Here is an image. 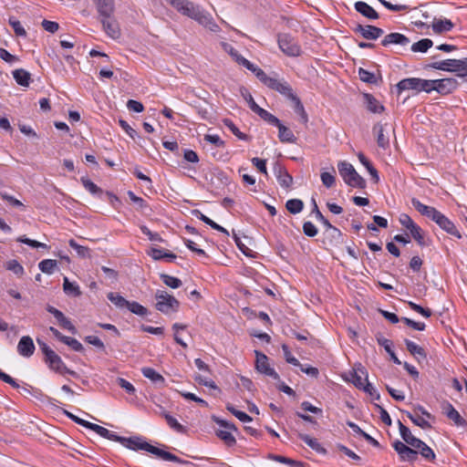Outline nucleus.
Returning <instances> with one entry per match:
<instances>
[{
  "label": "nucleus",
  "instance_id": "f257e3e1",
  "mask_svg": "<svg viewBox=\"0 0 467 467\" xmlns=\"http://www.w3.org/2000/svg\"><path fill=\"white\" fill-rule=\"evenodd\" d=\"M179 13L186 16L212 32H218L219 26L214 22L212 16L203 10L200 5L193 4L189 0H165Z\"/></svg>",
  "mask_w": 467,
  "mask_h": 467
},
{
  "label": "nucleus",
  "instance_id": "f03ea898",
  "mask_svg": "<svg viewBox=\"0 0 467 467\" xmlns=\"http://www.w3.org/2000/svg\"><path fill=\"white\" fill-rule=\"evenodd\" d=\"M116 441L121 443L123 446L130 450L146 451L151 454L156 455L157 457L161 458L163 461L173 462L177 463L185 462L183 460L180 459L176 455L148 443L140 436L125 438L118 435Z\"/></svg>",
  "mask_w": 467,
  "mask_h": 467
},
{
  "label": "nucleus",
  "instance_id": "7ed1b4c3",
  "mask_svg": "<svg viewBox=\"0 0 467 467\" xmlns=\"http://www.w3.org/2000/svg\"><path fill=\"white\" fill-rule=\"evenodd\" d=\"M337 169L345 183L348 186L358 189L366 187V181L357 172L352 164L340 161L337 164Z\"/></svg>",
  "mask_w": 467,
  "mask_h": 467
},
{
  "label": "nucleus",
  "instance_id": "20e7f679",
  "mask_svg": "<svg viewBox=\"0 0 467 467\" xmlns=\"http://www.w3.org/2000/svg\"><path fill=\"white\" fill-rule=\"evenodd\" d=\"M261 82L267 88L280 93L287 99L295 94L290 84L284 78H277L275 77H269L265 75Z\"/></svg>",
  "mask_w": 467,
  "mask_h": 467
},
{
  "label": "nucleus",
  "instance_id": "39448f33",
  "mask_svg": "<svg viewBox=\"0 0 467 467\" xmlns=\"http://www.w3.org/2000/svg\"><path fill=\"white\" fill-rule=\"evenodd\" d=\"M157 303L156 308L163 313L169 314L172 311H177L179 307V301L172 296L169 295L166 291L158 290L155 295Z\"/></svg>",
  "mask_w": 467,
  "mask_h": 467
},
{
  "label": "nucleus",
  "instance_id": "423d86ee",
  "mask_svg": "<svg viewBox=\"0 0 467 467\" xmlns=\"http://www.w3.org/2000/svg\"><path fill=\"white\" fill-rule=\"evenodd\" d=\"M399 93L404 90H415L416 92L425 91L430 93V80L418 78H409L401 79L397 84Z\"/></svg>",
  "mask_w": 467,
  "mask_h": 467
},
{
  "label": "nucleus",
  "instance_id": "0eeeda50",
  "mask_svg": "<svg viewBox=\"0 0 467 467\" xmlns=\"http://www.w3.org/2000/svg\"><path fill=\"white\" fill-rule=\"evenodd\" d=\"M278 46L285 54L290 57H297L301 53V47L297 41L288 34L278 36Z\"/></svg>",
  "mask_w": 467,
  "mask_h": 467
},
{
  "label": "nucleus",
  "instance_id": "6e6552de",
  "mask_svg": "<svg viewBox=\"0 0 467 467\" xmlns=\"http://www.w3.org/2000/svg\"><path fill=\"white\" fill-rule=\"evenodd\" d=\"M255 369L265 376L270 377L274 379H279V375L269 363V358L264 353L255 350Z\"/></svg>",
  "mask_w": 467,
  "mask_h": 467
},
{
  "label": "nucleus",
  "instance_id": "1a4fd4ad",
  "mask_svg": "<svg viewBox=\"0 0 467 467\" xmlns=\"http://www.w3.org/2000/svg\"><path fill=\"white\" fill-rule=\"evenodd\" d=\"M457 86V80L452 78L433 79L430 80V92L436 90L441 95H446L456 89Z\"/></svg>",
  "mask_w": 467,
  "mask_h": 467
},
{
  "label": "nucleus",
  "instance_id": "9d476101",
  "mask_svg": "<svg viewBox=\"0 0 467 467\" xmlns=\"http://www.w3.org/2000/svg\"><path fill=\"white\" fill-rule=\"evenodd\" d=\"M102 25L103 31L106 35L112 39H119L121 36L119 24L114 17V15H109L108 17L102 16L99 18Z\"/></svg>",
  "mask_w": 467,
  "mask_h": 467
},
{
  "label": "nucleus",
  "instance_id": "9b49d317",
  "mask_svg": "<svg viewBox=\"0 0 467 467\" xmlns=\"http://www.w3.org/2000/svg\"><path fill=\"white\" fill-rule=\"evenodd\" d=\"M45 362L51 370H54L59 374H76L73 370L67 368L62 358L55 351L52 354H49L47 358H45Z\"/></svg>",
  "mask_w": 467,
  "mask_h": 467
},
{
  "label": "nucleus",
  "instance_id": "f8f14e48",
  "mask_svg": "<svg viewBox=\"0 0 467 467\" xmlns=\"http://www.w3.org/2000/svg\"><path fill=\"white\" fill-rule=\"evenodd\" d=\"M353 31L368 40H376L384 34L383 29L371 25L362 26L358 24L353 28Z\"/></svg>",
  "mask_w": 467,
  "mask_h": 467
},
{
  "label": "nucleus",
  "instance_id": "ddd939ff",
  "mask_svg": "<svg viewBox=\"0 0 467 467\" xmlns=\"http://www.w3.org/2000/svg\"><path fill=\"white\" fill-rule=\"evenodd\" d=\"M391 130L388 124L377 123L373 127V133L376 137L378 146L386 150L389 146V131Z\"/></svg>",
  "mask_w": 467,
  "mask_h": 467
},
{
  "label": "nucleus",
  "instance_id": "4468645a",
  "mask_svg": "<svg viewBox=\"0 0 467 467\" xmlns=\"http://www.w3.org/2000/svg\"><path fill=\"white\" fill-rule=\"evenodd\" d=\"M410 43L409 37L400 33H390L384 36L381 40V45L383 47H389L390 45H396L400 47H407Z\"/></svg>",
  "mask_w": 467,
  "mask_h": 467
},
{
  "label": "nucleus",
  "instance_id": "2eb2a0df",
  "mask_svg": "<svg viewBox=\"0 0 467 467\" xmlns=\"http://www.w3.org/2000/svg\"><path fill=\"white\" fill-rule=\"evenodd\" d=\"M434 222L447 234L461 239L462 234L456 228L455 224L443 213H440Z\"/></svg>",
  "mask_w": 467,
  "mask_h": 467
},
{
  "label": "nucleus",
  "instance_id": "dca6fc26",
  "mask_svg": "<svg viewBox=\"0 0 467 467\" xmlns=\"http://www.w3.org/2000/svg\"><path fill=\"white\" fill-rule=\"evenodd\" d=\"M411 204L414 207V209L422 216H425L433 222L441 213L432 206L423 204L417 198L411 199Z\"/></svg>",
  "mask_w": 467,
  "mask_h": 467
},
{
  "label": "nucleus",
  "instance_id": "f3484780",
  "mask_svg": "<svg viewBox=\"0 0 467 467\" xmlns=\"http://www.w3.org/2000/svg\"><path fill=\"white\" fill-rule=\"evenodd\" d=\"M274 173L278 183L283 188H289L293 183V177L287 172L286 169L279 163H275Z\"/></svg>",
  "mask_w": 467,
  "mask_h": 467
},
{
  "label": "nucleus",
  "instance_id": "a211bd4d",
  "mask_svg": "<svg viewBox=\"0 0 467 467\" xmlns=\"http://www.w3.org/2000/svg\"><path fill=\"white\" fill-rule=\"evenodd\" d=\"M443 410L445 415L449 420L453 421L454 425L457 427L467 428V421L461 416L458 410L449 402L443 406Z\"/></svg>",
  "mask_w": 467,
  "mask_h": 467
},
{
  "label": "nucleus",
  "instance_id": "6ab92c4d",
  "mask_svg": "<svg viewBox=\"0 0 467 467\" xmlns=\"http://www.w3.org/2000/svg\"><path fill=\"white\" fill-rule=\"evenodd\" d=\"M35 344L29 336H24L17 344V352L20 356L30 358L35 352Z\"/></svg>",
  "mask_w": 467,
  "mask_h": 467
},
{
  "label": "nucleus",
  "instance_id": "aec40b11",
  "mask_svg": "<svg viewBox=\"0 0 467 467\" xmlns=\"http://www.w3.org/2000/svg\"><path fill=\"white\" fill-rule=\"evenodd\" d=\"M94 3L99 18L102 16L108 17L109 15H114L115 12V1L114 0H92Z\"/></svg>",
  "mask_w": 467,
  "mask_h": 467
},
{
  "label": "nucleus",
  "instance_id": "412c9836",
  "mask_svg": "<svg viewBox=\"0 0 467 467\" xmlns=\"http://www.w3.org/2000/svg\"><path fill=\"white\" fill-rule=\"evenodd\" d=\"M354 6L357 12L368 19L375 20L379 16L378 12L366 2L358 1L355 3Z\"/></svg>",
  "mask_w": 467,
  "mask_h": 467
},
{
  "label": "nucleus",
  "instance_id": "4be33fe9",
  "mask_svg": "<svg viewBox=\"0 0 467 467\" xmlns=\"http://www.w3.org/2000/svg\"><path fill=\"white\" fill-rule=\"evenodd\" d=\"M367 381H368V373L364 367L358 364V367H355L354 372L352 373V382L357 388L361 389Z\"/></svg>",
  "mask_w": 467,
  "mask_h": 467
},
{
  "label": "nucleus",
  "instance_id": "5701e85b",
  "mask_svg": "<svg viewBox=\"0 0 467 467\" xmlns=\"http://www.w3.org/2000/svg\"><path fill=\"white\" fill-rule=\"evenodd\" d=\"M363 99L368 110L370 112L379 114L384 111V106L380 104L379 101L371 94L365 93L363 95Z\"/></svg>",
  "mask_w": 467,
  "mask_h": 467
},
{
  "label": "nucleus",
  "instance_id": "b1692460",
  "mask_svg": "<svg viewBox=\"0 0 467 467\" xmlns=\"http://www.w3.org/2000/svg\"><path fill=\"white\" fill-rule=\"evenodd\" d=\"M141 373L145 378L152 381L154 384H157L160 387L165 386V379L154 368L150 367L142 368Z\"/></svg>",
  "mask_w": 467,
  "mask_h": 467
},
{
  "label": "nucleus",
  "instance_id": "393cba45",
  "mask_svg": "<svg viewBox=\"0 0 467 467\" xmlns=\"http://www.w3.org/2000/svg\"><path fill=\"white\" fill-rule=\"evenodd\" d=\"M413 448L428 462H433L436 458L433 450L421 440H419Z\"/></svg>",
  "mask_w": 467,
  "mask_h": 467
},
{
  "label": "nucleus",
  "instance_id": "a878e982",
  "mask_svg": "<svg viewBox=\"0 0 467 467\" xmlns=\"http://www.w3.org/2000/svg\"><path fill=\"white\" fill-rule=\"evenodd\" d=\"M453 23L447 18L444 19H434L431 25V28L435 34H441L449 32L453 28Z\"/></svg>",
  "mask_w": 467,
  "mask_h": 467
},
{
  "label": "nucleus",
  "instance_id": "bb28decb",
  "mask_svg": "<svg viewBox=\"0 0 467 467\" xmlns=\"http://www.w3.org/2000/svg\"><path fill=\"white\" fill-rule=\"evenodd\" d=\"M148 254L156 261L166 259L167 261L171 262L177 257L173 253L156 247L150 248Z\"/></svg>",
  "mask_w": 467,
  "mask_h": 467
},
{
  "label": "nucleus",
  "instance_id": "cd10ccee",
  "mask_svg": "<svg viewBox=\"0 0 467 467\" xmlns=\"http://www.w3.org/2000/svg\"><path fill=\"white\" fill-rule=\"evenodd\" d=\"M404 343L407 350L418 360H420V358L425 359L427 358V354L422 347L407 338L404 339Z\"/></svg>",
  "mask_w": 467,
  "mask_h": 467
},
{
  "label": "nucleus",
  "instance_id": "c85d7f7f",
  "mask_svg": "<svg viewBox=\"0 0 467 467\" xmlns=\"http://www.w3.org/2000/svg\"><path fill=\"white\" fill-rule=\"evenodd\" d=\"M237 62L239 64L243 65L248 70L252 71L260 81H262V79L266 75L263 69H261L260 67H258L257 66H255L254 64H253L248 59H246L243 57H238Z\"/></svg>",
  "mask_w": 467,
  "mask_h": 467
},
{
  "label": "nucleus",
  "instance_id": "c756f323",
  "mask_svg": "<svg viewBox=\"0 0 467 467\" xmlns=\"http://www.w3.org/2000/svg\"><path fill=\"white\" fill-rule=\"evenodd\" d=\"M456 59H445L442 61L433 62L427 66V67H431L439 70L454 72L455 70Z\"/></svg>",
  "mask_w": 467,
  "mask_h": 467
},
{
  "label": "nucleus",
  "instance_id": "7c9ffc66",
  "mask_svg": "<svg viewBox=\"0 0 467 467\" xmlns=\"http://www.w3.org/2000/svg\"><path fill=\"white\" fill-rule=\"evenodd\" d=\"M399 429L401 438L404 440V441L409 444L410 447L415 446V444L418 442L420 439L414 437L411 434L410 430L403 425L400 420H399Z\"/></svg>",
  "mask_w": 467,
  "mask_h": 467
},
{
  "label": "nucleus",
  "instance_id": "2f4dec72",
  "mask_svg": "<svg viewBox=\"0 0 467 467\" xmlns=\"http://www.w3.org/2000/svg\"><path fill=\"white\" fill-rule=\"evenodd\" d=\"M278 138L282 142H288V143H294L296 142V139L292 132L291 130H289L287 127L280 123L278 126Z\"/></svg>",
  "mask_w": 467,
  "mask_h": 467
},
{
  "label": "nucleus",
  "instance_id": "473e14b6",
  "mask_svg": "<svg viewBox=\"0 0 467 467\" xmlns=\"http://www.w3.org/2000/svg\"><path fill=\"white\" fill-rule=\"evenodd\" d=\"M298 437L301 441H303L306 445H308L312 450L316 451L317 452H326V450L321 446V444L318 442L317 439L303 433H300Z\"/></svg>",
  "mask_w": 467,
  "mask_h": 467
},
{
  "label": "nucleus",
  "instance_id": "72a5a7b5",
  "mask_svg": "<svg viewBox=\"0 0 467 467\" xmlns=\"http://www.w3.org/2000/svg\"><path fill=\"white\" fill-rule=\"evenodd\" d=\"M13 77L18 85L23 87L29 86L31 78L26 70L22 68L16 69L13 71Z\"/></svg>",
  "mask_w": 467,
  "mask_h": 467
},
{
  "label": "nucleus",
  "instance_id": "f704fd0d",
  "mask_svg": "<svg viewBox=\"0 0 467 467\" xmlns=\"http://www.w3.org/2000/svg\"><path fill=\"white\" fill-rule=\"evenodd\" d=\"M63 289L67 296L75 297L81 296V291L78 285L74 282H69L67 276L64 277Z\"/></svg>",
  "mask_w": 467,
  "mask_h": 467
},
{
  "label": "nucleus",
  "instance_id": "c9c22d12",
  "mask_svg": "<svg viewBox=\"0 0 467 467\" xmlns=\"http://www.w3.org/2000/svg\"><path fill=\"white\" fill-rule=\"evenodd\" d=\"M90 430L95 431L99 436H101L105 439H108L109 441H116L117 437H118V435L115 432L109 431L108 429H106L102 426H99L98 424H95V423H93Z\"/></svg>",
  "mask_w": 467,
  "mask_h": 467
},
{
  "label": "nucleus",
  "instance_id": "e433bc0d",
  "mask_svg": "<svg viewBox=\"0 0 467 467\" xmlns=\"http://www.w3.org/2000/svg\"><path fill=\"white\" fill-rule=\"evenodd\" d=\"M433 45V42L431 39L429 38H423L420 41L414 43L411 45L410 49L412 52H420L425 53L428 51L429 48H431Z\"/></svg>",
  "mask_w": 467,
  "mask_h": 467
},
{
  "label": "nucleus",
  "instance_id": "4c0bfd02",
  "mask_svg": "<svg viewBox=\"0 0 467 467\" xmlns=\"http://www.w3.org/2000/svg\"><path fill=\"white\" fill-rule=\"evenodd\" d=\"M407 417L417 426L421 429H431V425L423 417H421L419 413H410L409 411L406 412Z\"/></svg>",
  "mask_w": 467,
  "mask_h": 467
},
{
  "label": "nucleus",
  "instance_id": "58836bf2",
  "mask_svg": "<svg viewBox=\"0 0 467 467\" xmlns=\"http://www.w3.org/2000/svg\"><path fill=\"white\" fill-rule=\"evenodd\" d=\"M164 419L167 421V424L175 431L179 433H185L186 428L182 426L174 417L170 415L167 412H164L163 414Z\"/></svg>",
  "mask_w": 467,
  "mask_h": 467
},
{
  "label": "nucleus",
  "instance_id": "ea45409f",
  "mask_svg": "<svg viewBox=\"0 0 467 467\" xmlns=\"http://www.w3.org/2000/svg\"><path fill=\"white\" fill-rule=\"evenodd\" d=\"M57 260H53V259H45V260H42L38 264V267L41 270V272L47 274V275H52L54 273L55 269L57 268Z\"/></svg>",
  "mask_w": 467,
  "mask_h": 467
},
{
  "label": "nucleus",
  "instance_id": "a19ab883",
  "mask_svg": "<svg viewBox=\"0 0 467 467\" xmlns=\"http://www.w3.org/2000/svg\"><path fill=\"white\" fill-rule=\"evenodd\" d=\"M255 113L258 116H260L261 119H263L269 124L274 125L275 127H277L281 123V121L275 116H274L267 110L262 109L261 107L256 110Z\"/></svg>",
  "mask_w": 467,
  "mask_h": 467
},
{
  "label": "nucleus",
  "instance_id": "79ce46f5",
  "mask_svg": "<svg viewBox=\"0 0 467 467\" xmlns=\"http://www.w3.org/2000/svg\"><path fill=\"white\" fill-rule=\"evenodd\" d=\"M108 299L119 308H127L129 301L122 296L110 292L107 296Z\"/></svg>",
  "mask_w": 467,
  "mask_h": 467
},
{
  "label": "nucleus",
  "instance_id": "37998d69",
  "mask_svg": "<svg viewBox=\"0 0 467 467\" xmlns=\"http://www.w3.org/2000/svg\"><path fill=\"white\" fill-rule=\"evenodd\" d=\"M285 207L289 213L296 214L302 212L304 202L299 199H291L286 202Z\"/></svg>",
  "mask_w": 467,
  "mask_h": 467
},
{
  "label": "nucleus",
  "instance_id": "c03bdc74",
  "mask_svg": "<svg viewBox=\"0 0 467 467\" xmlns=\"http://www.w3.org/2000/svg\"><path fill=\"white\" fill-rule=\"evenodd\" d=\"M216 436L229 447L236 444V439L230 431L219 430L216 431Z\"/></svg>",
  "mask_w": 467,
  "mask_h": 467
},
{
  "label": "nucleus",
  "instance_id": "a18cd8bd",
  "mask_svg": "<svg viewBox=\"0 0 467 467\" xmlns=\"http://www.w3.org/2000/svg\"><path fill=\"white\" fill-rule=\"evenodd\" d=\"M160 277L167 286H170L173 289L179 288L182 285L179 278L167 274H161Z\"/></svg>",
  "mask_w": 467,
  "mask_h": 467
},
{
  "label": "nucleus",
  "instance_id": "49530a36",
  "mask_svg": "<svg viewBox=\"0 0 467 467\" xmlns=\"http://www.w3.org/2000/svg\"><path fill=\"white\" fill-rule=\"evenodd\" d=\"M358 77H359V79L365 83H368V84H376L377 83V77L375 76V74L372 72H369L368 70L364 69L362 67H360L358 69Z\"/></svg>",
  "mask_w": 467,
  "mask_h": 467
},
{
  "label": "nucleus",
  "instance_id": "de8ad7c7",
  "mask_svg": "<svg viewBox=\"0 0 467 467\" xmlns=\"http://www.w3.org/2000/svg\"><path fill=\"white\" fill-rule=\"evenodd\" d=\"M382 5L392 12L407 11L410 6L406 4H391L387 0H378Z\"/></svg>",
  "mask_w": 467,
  "mask_h": 467
},
{
  "label": "nucleus",
  "instance_id": "09e8293b",
  "mask_svg": "<svg viewBox=\"0 0 467 467\" xmlns=\"http://www.w3.org/2000/svg\"><path fill=\"white\" fill-rule=\"evenodd\" d=\"M410 232V234L411 236L413 237V239L420 245V246H423L425 245V241H424V234H423V232H422V229L417 224L415 223V225H413L411 227L410 230H409Z\"/></svg>",
  "mask_w": 467,
  "mask_h": 467
},
{
  "label": "nucleus",
  "instance_id": "8fccbe9b",
  "mask_svg": "<svg viewBox=\"0 0 467 467\" xmlns=\"http://www.w3.org/2000/svg\"><path fill=\"white\" fill-rule=\"evenodd\" d=\"M223 124L225 127H227L239 140H246L248 139V136L242 131L234 125V123L229 119H223Z\"/></svg>",
  "mask_w": 467,
  "mask_h": 467
},
{
  "label": "nucleus",
  "instance_id": "3c124183",
  "mask_svg": "<svg viewBox=\"0 0 467 467\" xmlns=\"http://www.w3.org/2000/svg\"><path fill=\"white\" fill-rule=\"evenodd\" d=\"M127 308L133 314L140 317H144L148 314V309L135 301H129Z\"/></svg>",
  "mask_w": 467,
  "mask_h": 467
},
{
  "label": "nucleus",
  "instance_id": "603ef678",
  "mask_svg": "<svg viewBox=\"0 0 467 467\" xmlns=\"http://www.w3.org/2000/svg\"><path fill=\"white\" fill-rule=\"evenodd\" d=\"M68 244L71 248H73L77 254L81 257H88L89 256V249L86 246L78 244L74 239H70L68 241Z\"/></svg>",
  "mask_w": 467,
  "mask_h": 467
},
{
  "label": "nucleus",
  "instance_id": "864d4df0",
  "mask_svg": "<svg viewBox=\"0 0 467 467\" xmlns=\"http://www.w3.org/2000/svg\"><path fill=\"white\" fill-rule=\"evenodd\" d=\"M454 72L458 77L467 76V57L463 59H456Z\"/></svg>",
  "mask_w": 467,
  "mask_h": 467
},
{
  "label": "nucleus",
  "instance_id": "5fc2aeb1",
  "mask_svg": "<svg viewBox=\"0 0 467 467\" xmlns=\"http://www.w3.org/2000/svg\"><path fill=\"white\" fill-rule=\"evenodd\" d=\"M9 25L12 26V28L14 29V32L16 33V36H26V32L25 28L23 27L22 24L20 23V21H18L15 17H10Z\"/></svg>",
  "mask_w": 467,
  "mask_h": 467
},
{
  "label": "nucleus",
  "instance_id": "6e6d98bb",
  "mask_svg": "<svg viewBox=\"0 0 467 467\" xmlns=\"http://www.w3.org/2000/svg\"><path fill=\"white\" fill-rule=\"evenodd\" d=\"M16 241L18 243H22V244H26L33 248H47V245L44 243H40L38 241H36V240H32V239H29L27 237H26L25 235L23 236H19Z\"/></svg>",
  "mask_w": 467,
  "mask_h": 467
},
{
  "label": "nucleus",
  "instance_id": "4d7b16f0",
  "mask_svg": "<svg viewBox=\"0 0 467 467\" xmlns=\"http://www.w3.org/2000/svg\"><path fill=\"white\" fill-rule=\"evenodd\" d=\"M81 182L85 189L92 194H99L102 192V190L88 178L82 177Z\"/></svg>",
  "mask_w": 467,
  "mask_h": 467
},
{
  "label": "nucleus",
  "instance_id": "13d9d810",
  "mask_svg": "<svg viewBox=\"0 0 467 467\" xmlns=\"http://www.w3.org/2000/svg\"><path fill=\"white\" fill-rule=\"evenodd\" d=\"M320 177H321L322 183L327 188H331L335 184L336 177H335L334 170H333V172H327V171L322 172Z\"/></svg>",
  "mask_w": 467,
  "mask_h": 467
},
{
  "label": "nucleus",
  "instance_id": "bf43d9fd",
  "mask_svg": "<svg viewBox=\"0 0 467 467\" xmlns=\"http://www.w3.org/2000/svg\"><path fill=\"white\" fill-rule=\"evenodd\" d=\"M62 343L66 344L67 346L70 347L73 350L77 352L83 351L84 348L82 344L77 340L76 338L70 337H65Z\"/></svg>",
  "mask_w": 467,
  "mask_h": 467
},
{
  "label": "nucleus",
  "instance_id": "052dcab7",
  "mask_svg": "<svg viewBox=\"0 0 467 467\" xmlns=\"http://www.w3.org/2000/svg\"><path fill=\"white\" fill-rule=\"evenodd\" d=\"M6 269L12 271L16 275H22L24 274V267L16 260H10L6 263Z\"/></svg>",
  "mask_w": 467,
  "mask_h": 467
},
{
  "label": "nucleus",
  "instance_id": "680f3d73",
  "mask_svg": "<svg viewBox=\"0 0 467 467\" xmlns=\"http://www.w3.org/2000/svg\"><path fill=\"white\" fill-rule=\"evenodd\" d=\"M128 195H129L130 201L132 202H134L140 210L144 211L146 208L149 207L146 201L143 200L142 198L135 195L133 192H131V191L128 192Z\"/></svg>",
  "mask_w": 467,
  "mask_h": 467
},
{
  "label": "nucleus",
  "instance_id": "e2e57ef3",
  "mask_svg": "<svg viewBox=\"0 0 467 467\" xmlns=\"http://www.w3.org/2000/svg\"><path fill=\"white\" fill-rule=\"evenodd\" d=\"M140 230L145 235L148 236L149 240H150L151 242H164V240L158 233L151 232L146 225H141Z\"/></svg>",
  "mask_w": 467,
  "mask_h": 467
},
{
  "label": "nucleus",
  "instance_id": "0e129e2a",
  "mask_svg": "<svg viewBox=\"0 0 467 467\" xmlns=\"http://www.w3.org/2000/svg\"><path fill=\"white\" fill-rule=\"evenodd\" d=\"M242 95L248 103L250 109L255 113L260 107L256 104L251 93H249L248 90L244 88L242 90Z\"/></svg>",
  "mask_w": 467,
  "mask_h": 467
},
{
  "label": "nucleus",
  "instance_id": "69168bd1",
  "mask_svg": "<svg viewBox=\"0 0 467 467\" xmlns=\"http://www.w3.org/2000/svg\"><path fill=\"white\" fill-rule=\"evenodd\" d=\"M401 461L415 462L418 458V451L410 447H408L403 454L400 457Z\"/></svg>",
  "mask_w": 467,
  "mask_h": 467
},
{
  "label": "nucleus",
  "instance_id": "338daca9",
  "mask_svg": "<svg viewBox=\"0 0 467 467\" xmlns=\"http://www.w3.org/2000/svg\"><path fill=\"white\" fill-rule=\"evenodd\" d=\"M117 382L120 388L126 390L127 393L130 395H134L136 392V389L134 386L128 380L123 378H118Z\"/></svg>",
  "mask_w": 467,
  "mask_h": 467
},
{
  "label": "nucleus",
  "instance_id": "774afa93",
  "mask_svg": "<svg viewBox=\"0 0 467 467\" xmlns=\"http://www.w3.org/2000/svg\"><path fill=\"white\" fill-rule=\"evenodd\" d=\"M303 232L306 236L314 237L317 234V228L311 222H305Z\"/></svg>",
  "mask_w": 467,
  "mask_h": 467
}]
</instances>
